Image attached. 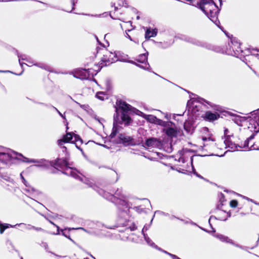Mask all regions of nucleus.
<instances>
[{
  "label": "nucleus",
  "mask_w": 259,
  "mask_h": 259,
  "mask_svg": "<svg viewBox=\"0 0 259 259\" xmlns=\"http://www.w3.org/2000/svg\"><path fill=\"white\" fill-rule=\"evenodd\" d=\"M70 165V163L66 159L58 158L55 160L51 161V166L55 168H57V167H58L62 170V172L63 174L71 176L74 178L83 182V178L77 174V171L75 169H73Z\"/></svg>",
  "instance_id": "1"
},
{
  "label": "nucleus",
  "mask_w": 259,
  "mask_h": 259,
  "mask_svg": "<svg viewBox=\"0 0 259 259\" xmlns=\"http://www.w3.org/2000/svg\"><path fill=\"white\" fill-rule=\"evenodd\" d=\"M206 103L212 107V104L203 98L193 99L189 100L187 104V109L188 113H191L194 118H196L200 115L202 112V104Z\"/></svg>",
  "instance_id": "2"
},
{
  "label": "nucleus",
  "mask_w": 259,
  "mask_h": 259,
  "mask_svg": "<svg viewBox=\"0 0 259 259\" xmlns=\"http://www.w3.org/2000/svg\"><path fill=\"white\" fill-rule=\"evenodd\" d=\"M115 109L117 108L118 111V109H120L122 111L119 124H121L122 123H124L125 126L128 125L132 121V119L127 114V112L130 111L134 112L136 109L121 100H117L116 106H115Z\"/></svg>",
  "instance_id": "3"
},
{
  "label": "nucleus",
  "mask_w": 259,
  "mask_h": 259,
  "mask_svg": "<svg viewBox=\"0 0 259 259\" xmlns=\"http://www.w3.org/2000/svg\"><path fill=\"white\" fill-rule=\"evenodd\" d=\"M121 189H117L114 193H110L111 200L117 207L119 212H121L124 209H128L131 208L132 204L127 201L126 196L122 194Z\"/></svg>",
  "instance_id": "4"
},
{
  "label": "nucleus",
  "mask_w": 259,
  "mask_h": 259,
  "mask_svg": "<svg viewBox=\"0 0 259 259\" xmlns=\"http://www.w3.org/2000/svg\"><path fill=\"white\" fill-rule=\"evenodd\" d=\"M128 215L126 210H123L118 212L117 219V227H125L126 229H130L131 231L137 229L136 225L129 220Z\"/></svg>",
  "instance_id": "5"
},
{
  "label": "nucleus",
  "mask_w": 259,
  "mask_h": 259,
  "mask_svg": "<svg viewBox=\"0 0 259 259\" xmlns=\"http://www.w3.org/2000/svg\"><path fill=\"white\" fill-rule=\"evenodd\" d=\"M192 5L198 8L205 15H208V12L216 9L217 6L213 0H200L196 5L192 4Z\"/></svg>",
  "instance_id": "6"
},
{
  "label": "nucleus",
  "mask_w": 259,
  "mask_h": 259,
  "mask_svg": "<svg viewBox=\"0 0 259 259\" xmlns=\"http://www.w3.org/2000/svg\"><path fill=\"white\" fill-rule=\"evenodd\" d=\"M240 44L238 42L236 38L231 39V43H228V47H227L226 53L231 56L238 57L240 53H243V51L241 49Z\"/></svg>",
  "instance_id": "7"
},
{
  "label": "nucleus",
  "mask_w": 259,
  "mask_h": 259,
  "mask_svg": "<svg viewBox=\"0 0 259 259\" xmlns=\"http://www.w3.org/2000/svg\"><path fill=\"white\" fill-rule=\"evenodd\" d=\"M249 128L255 133L259 132V109L253 111L249 117Z\"/></svg>",
  "instance_id": "8"
},
{
  "label": "nucleus",
  "mask_w": 259,
  "mask_h": 259,
  "mask_svg": "<svg viewBox=\"0 0 259 259\" xmlns=\"http://www.w3.org/2000/svg\"><path fill=\"white\" fill-rule=\"evenodd\" d=\"M19 156L23 158V161L27 163H36L34 166L37 167H44L48 168L50 166H51V161H49L45 159H41L39 160L34 159H29L23 156L21 154H19Z\"/></svg>",
  "instance_id": "9"
},
{
  "label": "nucleus",
  "mask_w": 259,
  "mask_h": 259,
  "mask_svg": "<svg viewBox=\"0 0 259 259\" xmlns=\"http://www.w3.org/2000/svg\"><path fill=\"white\" fill-rule=\"evenodd\" d=\"M148 52H146L145 53L140 54L138 57L137 59H136V61L139 63H141L142 64H144L143 65H141L140 64H138L135 61H131V63L133 64L136 65L137 66L142 68L144 70H148L150 67L149 63H148Z\"/></svg>",
  "instance_id": "10"
},
{
  "label": "nucleus",
  "mask_w": 259,
  "mask_h": 259,
  "mask_svg": "<svg viewBox=\"0 0 259 259\" xmlns=\"http://www.w3.org/2000/svg\"><path fill=\"white\" fill-rule=\"evenodd\" d=\"M18 153L14 151L9 152H0V161L5 164H8L11 162L13 159L17 158L16 156H19Z\"/></svg>",
  "instance_id": "11"
},
{
  "label": "nucleus",
  "mask_w": 259,
  "mask_h": 259,
  "mask_svg": "<svg viewBox=\"0 0 259 259\" xmlns=\"http://www.w3.org/2000/svg\"><path fill=\"white\" fill-rule=\"evenodd\" d=\"M120 123V115L119 112L117 111V108H116V113L113 116V123L112 132L110 135L111 139L114 138L117 134L119 132V124Z\"/></svg>",
  "instance_id": "12"
},
{
  "label": "nucleus",
  "mask_w": 259,
  "mask_h": 259,
  "mask_svg": "<svg viewBox=\"0 0 259 259\" xmlns=\"http://www.w3.org/2000/svg\"><path fill=\"white\" fill-rule=\"evenodd\" d=\"M117 143L122 144L124 146H135L136 145L134 139L132 137L125 136L123 134L118 135Z\"/></svg>",
  "instance_id": "13"
},
{
  "label": "nucleus",
  "mask_w": 259,
  "mask_h": 259,
  "mask_svg": "<svg viewBox=\"0 0 259 259\" xmlns=\"http://www.w3.org/2000/svg\"><path fill=\"white\" fill-rule=\"evenodd\" d=\"M214 236L220 240L222 242H225L229 244H231L235 247H238L242 250H244L246 251H248L249 253H250L249 251L247 250L248 248V247L242 246L238 244L235 243L232 239H230L228 237L223 235L220 234H216Z\"/></svg>",
  "instance_id": "14"
},
{
  "label": "nucleus",
  "mask_w": 259,
  "mask_h": 259,
  "mask_svg": "<svg viewBox=\"0 0 259 259\" xmlns=\"http://www.w3.org/2000/svg\"><path fill=\"white\" fill-rule=\"evenodd\" d=\"M90 69L83 68H78L74 70L72 72L74 77L81 79H87L90 77Z\"/></svg>",
  "instance_id": "15"
},
{
  "label": "nucleus",
  "mask_w": 259,
  "mask_h": 259,
  "mask_svg": "<svg viewBox=\"0 0 259 259\" xmlns=\"http://www.w3.org/2000/svg\"><path fill=\"white\" fill-rule=\"evenodd\" d=\"M219 11L220 9H219L218 7L217 6L216 9H213L212 10V11L208 12V15H205L207 16V17L217 26H218L219 28H221L220 26H219L220 22L218 18Z\"/></svg>",
  "instance_id": "16"
},
{
  "label": "nucleus",
  "mask_w": 259,
  "mask_h": 259,
  "mask_svg": "<svg viewBox=\"0 0 259 259\" xmlns=\"http://www.w3.org/2000/svg\"><path fill=\"white\" fill-rule=\"evenodd\" d=\"M115 57L116 55L114 53L106 51L102 58L101 61L105 63V65H109L115 61L114 58Z\"/></svg>",
  "instance_id": "17"
},
{
  "label": "nucleus",
  "mask_w": 259,
  "mask_h": 259,
  "mask_svg": "<svg viewBox=\"0 0 259 259\" xmlns=\"http://www.w3.org/2000/svg\"><path fill=\"white\" fill-rule=\"evenodd\" d=\"M145 145L148 147L160 148L162 146L161 142L157 138L152 137L147 139Z\"/></svg>",
  "instance_id": "18"
},
{
  "label": "nucleus",
  "mask_w": 259,
  "mask_h": 259,
  "mask_svg": "<svg viewBox=\"0 0 259 259\" xmlns=\"http://www.w3.org/2000/svg\"><path fill=\"white\" fill-rule=\"evenodd\" d=\"M74 134L73 133H67L65 135H64L62 139H59L58 140V144L62 146L63 143H72V140L73 138Z\"/></svg>",
  "instance_id": "19"
},
{
  "label": "nucleus",
  "mask_w": 259,
  "mask_h": 259,
  "mask_svg": "<svg viewBox=\"0 0 259 259\" xmlns=\"http://www.w3.org/2000/svg\"><path fill=\"white\" fill-rule=\"evenodd\" d=\"M201 116L207 121H213L218 119L220 117V115L217 112L213 113L211 111H207L204 115H202Z\"/></svg>",
  "instance_id": "20"
},
{
  "label": "nucleus",
  "mask_w": 259,
  "mask_h": 259,
  "mask_svg": "<svg viewBox=\"0 0 259 259\" xmlns=\"http://www.w3.org/2000/svg\"><path fill=\"white\" fill-rule=\"evenodd\" d=\"M85 184L88 185L90 187L92 188L94 190L96 191L100 195H102L103 197H106L107 196V193H106L104 190L100 189L96 185L90 182L89 180H86L84 182Z\"/></svg>",
  "instance_id": "21"
},
{
  "label": "nucleus",
  "mask_w": 259,
  "mask_h": 259,
  "mask_svg": "<svg viewBox=\"0 0 259 259\" xmlns=\"http://www.w3.org/2000/svg\"><path fill=\"white\" fill-rule=\"evenodd\" d=\"M224 144L226 145V148L228 147L233 150V151L237 150L238 147L242 148V146H240L238 144H236L233 142L231 139L230 136H227V138L224 141Z\"/></svg>",
  "instance_id": "22"
},
{
  "label": "nucleus",
  "mask_w": 259,
  "mask_h": 259,
  "mask_svg": "<svg viewBox=\"0 0 259 259\" xmlns=\"http://www.w3.org/2000/svg\"><path fill=\"white\" fill-rule=\"evenodd\" d=\"M163 132L170 138L177 137L178 134V130L174 128L173 126L164 128Z\"/></svg>",
  "instance_id": "23"
},
{
  "label": "nucleus",
  "mask_w": 259,
  "mask_h": 259,
  "mask_svg": "<svg viewBox=\"0 0 259 259\" xmlns=\"http://www.w3.org/2000/svg\"><path fill=\"white\" fill-rule=\"evenodd\" d=\"M195 45L207 49L208 50H214L216 52H219V50L217 48H215L213 46L206 42L200 41L199 40H198L196 41V43Z\"/></svg>",
  "instance_id": "24"
},
{
  "label": "nucleus",
  "mask_w": 259,
  "mask_h": 259,
  "mask_svg": "<svg viewBox=\"0 0 259 259\" xmlns=\"http://www.w3.org/2000/svg\"><path fill=\"white\" fill-rule=\"evenodd\" d=\"M158 29L157 28L151 29L150 27L147 28L145 37L146 39H149L150 37H153L157 35Z\"/></svg>",
  "instance_id": "25"
},
{
  "label": "nucleus",
  "mask_w": 259,
  "mask_h": 259,
  "mask_svg": "<svg viewBox=\"0 0 259 259\" xmlns=\"http://www.w3.org/2000/svg\"><path fill=\"white\" fill-rule=\"evenodd\" d=\"M184 128L188 132H193L194 128V122L192 120H186L184 124Z\"/></svg>",
  "instance_id": "26"
},
{
  "label": "nucleus",
  "mask_w": 259,
  "mask_h": 259,
  "mask_svg": "<svg viewBox=\"0 0 259 259\" xmlns=\"http://www.w3.org/2000/svg\"><path fill=\"white\" fill-rule=\"evenodd\" d=\"M228 114L232 117V120H233L238 125H240L245 120V118L244 117L241 116L231 112H229Z\"/></svg>",
  "instance_id": "27"
},
{
  "label": "nucleus",
  "mask_w": 259,
  "mask_h": 259,
  "mask_svg": "<svg viewBox=\"0 0 259 259\" xmlns=\"http://www.w3.org/2000/svg\"><path fill=\"white\" fill-rule=\"evenodd\" d=\"M202 139L204 142L203 146L204 147L207 146H212L213 147L214 145H215V144L214 143L215 140L210 137L207 138L205 137H203Z\"/></svg>",
  "instance_id": "28"
},
{
  "label": "nucleus",
  "mask_w": 259,
  "mask_h": 259,
  "mask_svg": "<svg viewBox=\"0 0 259 259\" xmlns=\"http://www.w3.org/2000/svg\"><path fill=\"white\" fill-rule=\"evenodd\" d=\"M157 124L165 127V128H168L170 126L175 125V123L172 121H163L160 119L158 120V122Z\"/></svg>",
  "instance_id": "29"
},
{
  "label": "nucleus",
  "mask_w": 259,
  "mask_h": 259,
  "mask_svg": "<svg viewBox=\"0 0 259 259\" xmlns=\"http://www.w3.org/2000/svg\"><path fill=\"white\" fill-rule=\"evenodd\" d=\"M17 226L16 225H12L9 224H3L0 222V234H2L4 233L5 230L8 228H16Z\"/></svg>",
  "instance_id": "30"
},
{
  "label": "nucleus",
  "mask_w": 259,
  "mask_h": 259,
  "mask_svg": "<svg viewBox=\"0 0 259 259\" xmlns=\"http://www.w3.org/2000/svg\"><path fill=\"white\" fill-rule=\"evenodd\" d=\"M33 65H35L36 66H37L41 69H43L44 70L51 71V68L49 65L43 63H35L33 64Z\"/></svg>",
  "instance_id": "31"
},
{
  "label": "nucleus",
  "mask_w": 259,
  "mask_h": 259,
  "mask_svg": "<svg viewBox=\"0 0 259 259\" xmlns=\"http://www.w3.org/2000/svg\"><path fill=\"white\" fill-rule=\"evenodd\" d=\"M37 104H40V105H42L44 106H45L46 107H52L53 109H54L59 114V115L63 118L64 119V120H66V117H65V116L63 114H62L59 110L57 108H56L55 107L53 106V105H49L48 104H45V103H41V102H35Z\"/></svg>",
  "instance_id": "32"
},
{
  "label": "nucleus",
  "mask_w": 259,
  "mask_h": 259,
  "mask_svg": "<svg viewBox=\"0 0 259 259\" xmlns=\"http://www.w3.org/2000/svg\"><path fill=\"white\" fill-rule=\"evenodd\" d=\"M73 229H74V228H69L68 230L66 228H65L64 229H62L61 230V234L63 236H64V237H65L66 238H68L70 240H72V239L70 237L69 231L70 230H73Z\"/></svg>",
  "instance_id": "33"
},
{
  "label": "nucleus",
  "mask_w": 259,
  "mask_h": 259,
  "mask_svg": "<svg viewBox=\"0 0 259 259\" xmlns=\"http://www.w3.org/2000/svg\"><path fill=\"white\" fill-rule=\"evenodd\" d=\"M16 53H17V55L19 58V62H20V61H21V60H24V61H25L27 62H29V59L30 58H29V57H28L27 56V55H25V54H20L18 51H16Z\"/></svg>",
  "instance_id": "34"
},
{
  "label": "nucleus",
  "mask_w": 259,
  "mask_h": 259,
  "mask_svg": "<svg viewBox=\"0 0 259 259\" xmlns=\"http://www.w3.org/2000/svg\"><path fill=\"white\" fill-rule=\"evenodd\" d=\"M144 238L147 243L150 246L155 248L156 245L151 240V239L148 236L147 234H144Z\"/></svg>",
  "instance_id": "35"
},
{
  "label": "nucleus",
  "mask_w": 259,
  "mask_h": 259,
  "mask_svg": "<svg viewBox=\"0 0 259 259\" xmlns=\"http://www.w3.org/2000/svg\"><path fill=\"white\" fill-rule=\"evenodd\" d=\"M145 118L150 122H152L156 124H157L158 120L159 119V118H157L155 116L153 115H147V117Z\"/></svg>",
  "instance_id": "36"
},
{
  "label": "nucleus",
  "mask_w": 259,
  "mask_h": 259,
  "mask_svg": "<svg viewBox=\"0 0 259 259\" xmlns=\"http://www.w3.org/2000/svg\"><path fill=\"white\" fill-rule=\"evenodd\" d=\"M16 226H17H17L18 227L25 226V229L28 230H32V229H33V226L30 225V224H26L25 223L17 224H16Z\"/></svg>",
  "instance_id": "37"
},
{
  "label": "nucleus",
  "mask_w": 259,
  "mask_h": 259,
  "mask_svg": "<svg viewBox=\"0 0 259 259\" xmlns=\"http://www.w3.org/2000/svg\"><path fill=\"white\" fill-rule=\"evenodd\" d=\"M158 47L163 49L167 48L169 47L172 42H164V43H162L161 42H158Z\"/></svg>",
  "instance_id": "38"
},
{
  "label": "nucleus",
  "mask_w": 259,
  "mask_h": 259,
  "mask_svg": "<svg viewBox=\"0 0 259 259\" xmlns=\"http://www.w3.org/2000/svg\"><path fill=\"white\" fill-rule=\"evenodd\" d=\"M73 138L74 139V140L72 141V143L75 144L76 142L78 141H80L81 143H82V140L81 139L80 136L78 135L74 134L73 135Z\"/></svg>",
  "instance_id": "39"
},
{
  "label": "nucleus",
  "mask_w": 259,
  "mask_h": 259,
  "mask_svg": "<svg viewBox=\"0 0 259 259\" xmlns=\"http://www.w3.org/2000/svg\"><path fill=\"white\" fill-rule=\"evenodd\" d=\"M105 94L102 92H98L96 95V97L101 101L104 100Z\"/></svg>",
  "instance_id": "40"
},
{
  "label": "nucleus",
  "mask_w": 259,
  "mask_h": 259,
  "mask_svg": "<svg viewBox=\"0 0 259 259\" xmlns=\"http://www.w3.org/2000/svg\"><path fill=\"white\" fill-rule=\"evenodd\" d=\"M185 40L188 42H190V43L195 45L196 43V41L198 40V39H196L195 38H192V37H187L185 38Z\"/></svg>",
  "instance_id": "41"
},
{
  "label": "nucleus",
  "mask_w": 259,
  "mask_h": 259,
  "mask_svg": "<svg viewBox=\"0 0 259 259\" xmlns=\"http://www.w3.org/2000/svg\"><path fill=\"white\" fill-rule=\"evenodd\" d=\"M185 40L188 42H190V43L195 45L196 43V41L198 40V39H196L195 38H192V37H187L185 38Z\"/></svg>",
  "instance_id": "42"
},
{
  "label": "nucleus",
  "mask_w": 259,
  "mask_h": 259,
  "mask_svg": "<svg viewBox=\"0 0 259 259\" xmlns=\"http://www.w3.org/2000/svg\"><path fill=\"white\" fill-rule=\"evenodd\" d=\"M238 205V201L236 200H232L230 202V205L231 207L235 208Z\"/></svg>",
  "instance_id": "43"
},
{
  "label": "nucleus",
  "mask_w": 259,
  "mask_h": 259,
  "mask_svg": "<svg viewBox=\"0 0 259 259\" xmlns=\"http://www.w3.org/2000/svg\"><path fill=\"white\" fill-rule=\"evenodd\" d=\"M250 116H248V118H247V120H249V117ZM248 122L249 123V122ZM248 126H249V124H248ZM248 128L249 129V130H250L251 132H253V134H252V135H251L249 138H247V139H249V140L250 141V140H252V139L254 138V136H255V134H256V133H255L254 131H251V130H250V129L249 128V126H248ZM257 133H256V134H257Z\"/></svg>",
  "instance_id": "44"
},
{
  "label": "nucleus",
  "mask_w": 259,
  "mask_h": 259,
  "mask_svg": "<svg viewBox=\"0 0 259 259\" xmlns=\"http://www.w3.org/2000/svg\"><path fill=\"white\" fill-rule=\"evenodd\" d=\"M154 248H155V249H157V250H159V251H161V252H163V253L168 255L169 256V254H171L170 253L168 252L167 251H166L162 249V248L159 247L157 245L155 246Z\"/></svg>",
  "instance_id": "45"
},
{
  "label": "nucleus",
  "mask_w": 259,
  "mask_h": 259,
  "mask_svg": "<svg viewBox=\"0 0 259 259\" xmlns=\"http://www.w3.org/2000/svg\"><path fill=\"white\" fill-rule=\"evenodd\" d=\"M193 156H191L190 157V161H191V166H192V170H193V173L195 175V174L196 172H197L196 171V170L193 165Z\"/></svg>",
  "instance_id": "46"
},
{
  "label": "nucleus",
  "mask_w": 259,
  "mask_h": 259,
  "mask_svg": "<svg viewBox=\"0 0 259 259\" xmlns=\"http://www.w3.org/2000/svg\"><path fill=\"white\" fill-rule=\"evenodd\" d=\"M20 177H21V178L22 179L23 183L25 185V186L26 187H28L29 186V184L26 181V180L25 179V178H24V177L23 176L22 174H20Z\"/></svg>",
  "instance_id": "47"
},
{
  "label": "nucleus",
  "mask_w": 259,
  "mask_h": 259,
  "mask_svg": "<svg viewBox=\"0 0 259 259\" xmlns=\"http://www.w3.org/2000/svg\"><path fill=\"white\" fill-rule=\"evenodd\" d=\"M149 227H150V225H145L144 226V227H143V229H142V233L143 235H144V234H145V233H144V231H147V230L149 229Z\"/></svg>",
  "instance_id": "48"
},
{
  "label": "nucleus",
  "mask_w": 259,
  "mask_h": 259,
  "mask_svg": "<svg viewBox=\"0 0 259 259\" xmlns=\"http://www.w3.org/2000/svg\"><path fill=\"white\" fill-rule=\"evenodd\" d=\"M19 62V64H20V66L21 67V68L22 69V72L19 74V75H21V74H22V72L24 71V69H23L24 65H27V66H30V65H28L26 63L21 62V61H20V62Z\"/></svg>",
  "instance_id": "49"
},
{
  "label": "nucleus",
  "mask_w": 259,
  "mask_h": 259,
  "mask_svg": "<svg viewBox=\"0 0 259 259\" xmlns=\"http://www.w3.org/2000/svg\"><path fill=\"white\" fill-rule=\"evenodd\" d=\"M249 139H247L245 141H244V144H243V146H242V148H245V147H248L249 146Z\"/></svg>",
  "instance_id": "50"
},
{
  "label": "nucleus",
  "mask_w": 259,
  "mask_h": 259,
  "mask_svg": "<svg viewBox=\"0 0 259 259\" xmlns=\"http://www.w3.org/2000/svg\"><path fill=\"white\" fill-rule=\"evenodd\" d=\"M56 228H57V233H54V235H60V234H61V233H60V232H61V230L62 229H61L60 228V227H59L58 226H56Z\"/></svg>",
  "instance_id": "51"
},
{
  "label": "nucleus",
  "mask_w": 259,
  "mask_h": 259,
  "mask_svg": "<svg viewBox=\"0 0 259 259\" xmlns=\"http://www.w3.org/2000/svg\"><path fill=\"white\" fill-rule=\"evenodd\" d=\"M33 229L35 230H36L37 231H44V230L43 229H42L41 228L36 227H35L34 226H33Z\"/></svg>",
  "instance_id": "52"
},
{
  "label": "nucleus",
  "mask_w": 259,
  "mask_h": 259,
  "mask_svg": "<svg viewBox=\"0 0 259 259\" xmlns=\"http://www.w3.org/2000/svg\"><path fill=\"white\" fill-rule=\"evenodd\" d=\"M231 215V212H227V218L224 219H219V220H222V221H226L227 219H228V218H230Z\"/></svg>",
  "instance_id": "53"
},
{
  "label": "nucleus",
  "mask_w": 259,
  "mask_h": 259,
  "mask_svg": "<svg viewBox=\"0 0 259 259\" xmlns=\"http://www.w3.org/2000/svg\"><path fill=\"white\" fill-rule=\"evenodd\" d=\"M71 1L72 5V8L71 10L70 11H67L68 12H71L74 9V6H75L76 2H75L74 0H71Z\"/></svg>",
  "instance_id": "54"
},
{
  "label": "nucleus",
  "mask_w": 259,
  "mask_h": 259,
  "mask_svg": "<svg viewBox=\"0 0 259 259\" xmlns=\"http://www.w3.org/2000/svg\"><path fill=\"white\" fill-rule=\"evenodd\" d=\"M7 242L9 243L10 245H11L12 246V247L16 251H18V250L17 249H15V247L13 244V243L12 242V241H11L10 240H8Z\"/></svg>",
  "instance_id": "55"
},
{
  "label": "nucleus",
  "mask_w": 259,
  "mask_h": 259,
  "mask_svg": "<svg viewBox=\"0 0 259 259\" xmlns=\"http://www.w3.org/2000/svg\"><path fill=\"white\" fill-rule=\"evenodd\" d=\"M42 246L44 247L46 249L48 247V245L46 242L42 243Z\"/></svg>",
  "instance_id": "56"
},
{
  "label": "nucleus",
  "mask_w": 259,
  "mask_h": 259,
  "mask_svg": "<svg viewBox=\"0 0 259 259\" xmlns=\"http://www.w3.org/2000/svg\"><path fill=\"white\" fill-rule=\"evenodd\" d=\"M179 162H182V163H185V158H184V157H181L179 159Z\"/></svg>",
  "instance_id": "57"
},
{
  "label": "nucleus",
  "mask_w": 259,
  "mask_h": 259,
  "mask_svg": "<svg viewBox=\"0 0 259 259\" xmlns=\"http://www.w3.org/2000/svg\"><path fill=\"white\" fill-rule=\"evenodd\" d=\"M156 212H159L160 213H161V214H163V215H165V216H168V215H169V214H168V213H165V212H162V211H155V213Z\"/></svg>",
  "instance_id": "58"
},
{
  "label": "nucleus",
  "mask_w": 259,
  "mask_h": 259,
  "mask_svg": "<svg viewBox=\"0 0 259 259\" xmlns=\"http://www.w3.org/2000/svg\"><path fill=\"white\" fill-rule=\"evenodd\" d=\"M250 53L252 55H254L256 57H257L258 59H259V54L257 53V54H255V53H254L252 52H250Z\"/></svg>",
  "instance_id": "59"
},
{
  "label": "nucleus",
  "mask_w": 259,
  "mask_h": 259,
  "mask_svg": "<svg viewBox=\"0 0 259 259\" xmlns=\"http://www.w3.org/2000/svg\"><path fill=\"white\" fill-rule=\"evenodd\" d=\"M125 36L128 38L131 41H133V39L132 38V37H131V36L127 33L126 32V35H125Z\"/></svg>",
  "instance_id": "60"
},
{
  "label": "nucleus",
  "mask_w": 259,
  "mask_h": 259,
  "mask_svg": "<svg viewBox=\"0 0 259 259\" xmlns=\"http://www.w3.org/2000/svg\"><path fill=\"white\" fill-rule=\"evenodd\" d=\"M211 219H217V218H216L215 217H214V216H212V215H211V216L210 217V218H209V220H208V222H209V225H210V226L211 227V224H210V220H211Z\"/></svg>",
  "instance_id": "61"
},
{
  "label": "nucleus",
  "mask_w": 259,
  "mask_h": 259,
  "mask_svg": "<svg viewBox=\"0 0 259 259\" xmlns=\"http://www.w3.org/2000/svg\"><path fill=\"white\" fill-rule=\"evenodd\" d=\"M244 198L245 199H246L248 201H251V202L254 203V204H255V203H256L253 200H252L251 199H250V198H248L247 197H244Z\"/></svg>",
  "instance_id": "62"
},
{
  "label": "nucleus",
  "mask_w": 259,
  "mask_h": 259,
  "mask_svg": "<svg viewBox=\"0 0 259 259\" xmlns=\"http://www.w3.org/2000/svg\"><path fill=\"white\" fill-rule=\"evenodd\" d=\"M228 132V129L226 128V129H225L224 130V136L226 137V138L228 136H227V134Z\"/></svg>",
  "instance_id": "63"
},
{
  "label": "nucleus",
  "mask_w": 259,
  "mask_h": 259,
  "mask_svg": "<svg viewBox=\"0 0 259 259\" xmlns=\"http://www.w3.org/2000/svg\"><path fill=\"white\" fill-rule=\"evenodd\" d=\"M195 176H196L197 177L200 178L201 179H203V178L201 176L199 175L197 172H196Z\"/></svg>",
  "instance_id": "64"
}]
</instances>
